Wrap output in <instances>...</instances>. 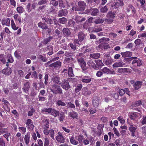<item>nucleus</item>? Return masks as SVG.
<instances>
[{"label":"nucleus","instance_id":"nucleus-14","mask_svg":"<svg viewBox=\"0 0 146 146\" xmlns=\"http://www.w3.org/2000/svg\"><path fill=\"white\" fill-rule=\"evenodd\" d=\"M49 119L46 118H44L42 120L41 124L42 128H49Z\"/></svg>","mask_w":146,"mask_h":146},{"label":"nucleus","instance_id":"nucleus-20","mask_svg":"<svg viewBox=\"0 0 146 146\" xmlns=\"http://www.w3.org/2000/svg\"><path fill=\"white\" fill-rule=\"evenodd\" d=\"M103 62L106 65H108L112 63L113 60L111 59L110 57H106L103 60Z\"/></svg>","mask_w":146,"mask_h":146},{"label":"nucleus","instance_id":"nucleus-29","mask_svg":"<svg viewBox=\"0 0 146 146\" xmlns=\"http://www.w3.org/2000/svg\"><path fill=\"white\" fill-rule=\"evenodd\" d=\"M87 64L90 68H92L95 69H96L97 68L95 63L92 60H89L87 62Z\"/></svg>","mask_w":146,"mask_h":146},{"label":"nucleus","instance_id":"nucleus-44","mask_svg":"<svg viewBox=\"0 0 146 146\" xmlns=\"http://www.w3.org/2000/svg\"><path fill=\"white\" fill-rule=\"evenodd\" d=\"M82 84H78L76 87L75 89V92L77 93L79 92L82 89Z\"/></svg>","mask_w":146,"mask_h":146},{"label":"nucleus","instance_id":"nucleus-59","mask_svg":"<svg viewBox=\"0 0 146 146\" xmlns=\"http://www.w3.org/2000/svg\"><path fill=\"white\" fill-rule=\"evenodd\" d=\"M47 1L46 0H40L38 3V5H41L45 4L47 3Z\"/></svg>","mask_w":146,"mask_h":146},{"label":"nucleus","instance_id":"nucleus-56","mask_svg":"<svg viewBox=\"0 0 146 146\" xmlns=\"http://www.w3.org/2000/svg\"><path fill=\"white\" fill-rule=\"evenodd\" d=\"M50 137L53 139H54V133L53 130L51 129L50 130L49 134Z\"/></svg>","mask_w":146,"mask_h":146},{"label":"nucleus","instance_id":"nucleus-39","mask_svg":"<svg viewBox=\"0 0 146 146\" xmlns=\"http://www.w3.org/2000/svg\"><path fill=\"white\" fill-rule=\"evenodd\" d=\"M65 116L64 113L63 112H61L59 114V120L62 122L65 118Z\"/></svg>","mask_w":146,"mask_h":146},{"label":"nucleus","instance_id":"nucleus-37","mask_svg":"<svg viewBox=\"0 0 146 146\" xmlns=\"http://www.w3.org/2000/svg\"><path fill=\"white\" fill-rule=\"evenodd\" d=\"M70 77H73L74 76L73 72V70L72 67H68V74Z\"/></svg>","mask_w":146,"mask_h":146},{"label":"nucleus","instance_id":"nucleus-60","mask_svg":"<svg viewBox=\"0 0 146 146\" xmlns=\"http://www.w3.org/2000/svg\"><path fill=\"white\" fill-rule=\"evenodd\" d=\"M26 126L28 129L30 131H32L33 130L35 127L34 125L32 124L28 125V127H27V126Z\"/></svg>","mask_w":146,"mask_h":146},{"label":"nucleus","instance_id":"nucleus-8","mask_svg":"<svg viewBox=\"0 0 146 146\" xmlns=\"http://www.w3.org/2000/svg\"><path fill=\"white\" fill-rule=\"evenodd\" d=\"M103 128L104 126H103L102 124H99L98 125L97 127L98 130L96 131H94V132L96 134L97 136H100L101 135L103 132Z\"/></svg>","mask_w":146,"mask_h":146},{"label":"nucleus","instance_id":"nucleus-21","mask_svg":"<svg viewBox=\"0 0 146 146\" xmlns=\"http://www.w3.org/2000/svg\"><path fill=\"white\" fill-rule=\"evenodd\" d=\"M11 70L10 68H8L4 69L2 70V73L7 75H9L11 74Z\"/></svg>","mask_w":146,"mask_h":146},{"label":"nucleus","instance_id":"nucleus-45","mask_svg":"<svg viewBox=\"0 0 146 146\" xmlns=\"http://www.w3.org/2000/svg\"><path fill=\"white\" fill-rule=\"evenodd\" d=\"M7 60L8 61V62L12 63L13 62L14 59L13 56H12L11 54H8L7 55Z\"/></svg>","mask_w":146,"mask_h":146},{"label":"nucleus","instance_id":"nucleus-35","mask_svg":"<svg viewBox=\"0 0 146 146\" xmlns=\"http://www.w3.org/2000/svg\"><path fill=\"white\" fill-rule=\"evenodd\" d=\"M37 143H35L34 146H43V143L42 140L40 139H38L37 141ZM34 143H33L31 146H33Z\"/></svg>","mask_w":146,"mask_h":146},{"label":"nucleus","instance_id":"nucleus-62","mask_svg":"<svg viewBox=\"0 0 146 146\" xmlns=\"http://www.w3.org/2000/svg\"><path fill=\"white\" fill-rule=\"evenodd\" d=\"M134 42L137 46L140 45L141 44H142V42L139 39L136 40Z\"/></svg>","mask_w":146,"mask_h":146},{"label":"nucleus","instance_id":"nucleus-17","mask_svg":"<svg viewBox=\"0 0 146 146\" xmlns=\"http://www.w3.org/2000/svg\"><path fill=\"white\" fill-rule=\"evenodd\" d=\"M68 13L66 9H61L59 10L58 12V16L59 17L65 16Z\"/></svg>","mask_w":146,"mask_h":146},{"label":"nucleus","instance_id":"nucleus-63","mask_svg":"<svg viewBox=\"0 0 146 146\" xmlns=\"http://www.w3.org/2000/svg\"><path fill=\"white\" fill-rule=\"evenodd\" d=\"M43 133L45 135H47L49 133L50 130H48V129L49 128H43Z\"/></svg>","mask_w":146,"mask_h":146},{"label":"nucleus","instance_id":"nucleus-43","mask_svg":"<svg viewBox=\"0 0 146 146\" xmlns=\"http://www.w3.org/2000/svg\"><path fill=\"white\" fill-rule=\"evenodd\" d=\"M73 61V59L72 57L66 58L64 61V64L70 63Z\"/></svg>","mask_w":146,"mask_h":146},{"label":"nucleus","instance_id":"nucleus-13","mask_svg":"<svg viewBox=\"0 0 146 146\" xmlns=\"http://www.w3.org/2000/svg\"><path fill=\"white\" fill-rule=\"evenodd\" d=\"M30 88V83L29 81L26 82L24 84L23 90L25 93H28Z\"/></svg>","mask_w":146,"mask_h":146},{"label":"nucleus","instance_id":"nucleus-4","mask_svg":"<svg viewBox=\"0 0 146 146\" xmlns=\"http://www.w3.org/2000/svg\"><path fill=\"white\" fill-rule=\"evenodd\" d=\"M53 75L52 77V80L53 82L52 85V84H60V77L59 76L57 75H56V74L54 73L53 74Z\"/></svg>","mask_w":146,"mask_h":146},{"label":"nucleus","instance_id":"nucleus-49","mask_svg":"<svg viewBox=\"0 0 146 146\" xmlns=\"http://www.w3.org/2000/svg\"><path fill=\"white\" fill-rule=\"evenodd\" d=\"M4 56V54H1L0 55V61L3 64L6 63V60Z\"/></svg>","mask_w":146,"mask_h":146},{"label":"nucleus","instance_id":"nucleus-33","mask_svg":"<svg viewBox=\"0 0 146 146\" xmlns=\"http://www.w3.org/2000/svg\"><path fill=\"white\" fill-rule=\"evenodd\" d=\"M100 56V54L98 53H95L91 54H90V56L91 58L94 59H97L99 58Z\"/></svg>","mask_w":146,"mask_h":146},{"label":"nucleus","instance_id":"nucleus-26","mask_svg":"<svg viewBox=\"0 0 146 146\" xmlns=\"http://www.w3.org/2000/svg\"><path fill=\"white\" fill-rule=\"evenodd\" d=\"M63 34L67 36H69L71 34V32L69 29L68 28H63L62 30Z\"/></svg>","mask_w":146,"mask_h":146},{"label":"nucleus","instance_id":"nucleus-1","mask_svg":"<svg viewBox=\"0 0 146 146\" xmlns=\"http://www.w3.org/2000/svg\"><path fill=\"white\" fill-rule=\"evenodd\" d=\"M50 91L54 94H62V90L59 85L52 84L50 89Z\"/></svg>","mask_w":146,"mask_h":146},{"label":"nucleus","instance_id":"nucleus-9","mask_svg":"<svg viewBox=\"0 0 146 146\" xmlns=\"http://www.w3.org/2000/svg\"><path fill=\"white\" fill-rule=\"evenodd\" d=\"M56 138L58 142L63 143L65 141V138L60 132H58V135L56 137Z\"/></svg>","mask_w":146,"mask_h":146},{"label":"nucleus","instance_id":"nucleus-46","mask_svg":"<svg viewBox=\"0 0 146 146\" xmlns=\"http://www.w3.org/2000/svg\"><path fill=\"white\" fill-rule=\"evenodd\" d=\"M15 21L16 22L18 21L19 23L21 22V17L19 16L18 14H15L13 16Z\"/></svg>","mask_w":146,"mask_h":146},{"label":"nucleus","instance_id":"nucleus-30","mask_svg":"<svg viewBox=\"0 0 146 146\" xmlns=\"http://www.w3.org/2000/svg\"><path fill=\"white\" fill-rule=\"evenodd\" d=\"M82 69V72H85L87 69V66H86V63L85 62L82 63L79 65Z\"/></svg>","mask_w":146,"mask_h":146},{"label":"nucleus","instance_id":"nucleus-27","mask_svg":"<svg viewBox=\"0 0 146 146\" xmlns=\"http://www.w3.org/2000/svg\"><path fill=\"white\" fill-rule=\"evenodd\" d=\"M60 112L56 110L55 109H52L51 115L55 117H58L59 115Z\"/></svg>","mask_w":146,"mask_h":146},{"label":"nucleus","instance_id":"nucleus-42","mask_svg":"<svg viewBox=\"0 0 146 146\" xmlns=\"http://www.w3.org/2000/svg\"><path fill=\"white\" fill-rule=\"evenodd\" d=\"M56 105L58 106H65L66 104L61 100H58L56 103Z\"/></svg>","mask_w":146,"mask_h":146},{"label":"nucleus","instance_id":"nucleus-58","mask_svg":"<svg viewBox=\"0 0 146 146\" xmlns=\"http://www.w3.org/2000/svg\"><path fill=\"white\" fill-rule=\"evenodd\" d=\"M117 119L120 121V123L121 124H123L125 123V120L122 116H119L117 118Z\"/></svg>","mask_w":146,"mask_h":146},{"label":"nucleus","instance_id":"nucleus-6","mask_svg":"<svg viewBox=\"0 0 146 146\" xmlns=\"http://www.w3.org/2000/svg\"><path fill=\"white\" fill-rule=\"evenodd\" d=\"M48 75L47 74H45L44 83H43L42 80H40L39 83L40 87L43 88H45V85H46L48 84Z\"/></svg>","mask_w":146,"mask_h":146},{"label":"nucleus","instance_id":"nucleus-7","mask_svg":"<svg viewBox=\"0 0 146 146\" xmlns=\"http://www.w3.org/2000/svg\"><path fill=\"white\" fill-rule=\"evenodd\" d=\"M139 115H140L139 113L133 111L129 112L128 114V115L129 118L132 120L135 119L137 118Z\"/></svg>","mask_w":146,"mask_h":146},{"label":"nucleus","instance_id":"nucleus-38","mask_svg":"<svg viewBox=\"0 0 146 146\" xmlns=\"http://www.w3.org/2000/svg\"><path fill=\"white\" fill-rule=\"evenodd\" d=\"M109 39L108 38L103 37L101 39H100L99 41H97L96 42V44H99L102 42H104V41H109Z\"/></svg>","mask_w":146,"mask_h":146},{"label":"nucleus","instance_id":"nucleus-41","mask_svg":"<svg viewBox=\"0 0 146 146\" xmlns=\"http://www.w3.org/2000/svg\"><path fill=\"white\" fill-rule=\"evenodd\" d=\"M70 141L72 144L74 145H77L78 144V141L76 140L74 137L73 136L70 139Z\"/></svg>","mask_w":146,"mask_h":146},{"label":"nucleus","instance_id":"nucleus-64","mask_svg":"<svg viewBox=\"0 0 146 146\" xmlns=\"http://www.w3.org/2000/svg\"><path fill=\"white\" fill-rule=\"evenodd\" d=\"M84 138V136L82 135H80L78 136V140L80 143H82Z\"/></svg>","mask_w":146,"mask_h":146},{"label":"nucleus","instance_id":"nucleus-61","mask_svg":"<svg viewBox=\"0 0 146 146\" xmlns=\"http://www.w3.org/2000/svg\"><path fill=\"white\" fill-rule=\"evenodd\" d=\"M44 146H50L49 145V142L48 138L45 137L44 138Z\"/></svg>","mask_w":146,"mask_h":146},{"label":"nucleus","instance_id":"nucleus-50","mask_svg":"<svg viewBox=\"0 0 146 146\" xmlns=\"http://www.w3.org/2000/svg\"><path fill=\"white\" fill-rule=\"evenodd\" d=\"M16 10L17 12L20 14H21L23 13L24 11L23 8L22 6L17 7V8Z\"/></svg>","mask_w":146,"mask_h":146},{"label":"nucleus","instance_id":"nucleus-51","mask_svg":"<svg viewBox=\"0 0 146 146\" xmlns=\"http://www.w3.org/2000/svg\"><path fill=\"white\" fill-rule=\"evenodd\" d=\"M67 21V19L65 17L60 18L59 19V22L62 24H65Z\"/></svg>","mask_w":146,"mask_h":146},{"label":"nucleus","instance_id":"nucleus-25","mask_svg":"<svg viewBox=\"0 0 146 146\" xmlns=\"http://www.w3.org/2000/svg\"><path fill=\"white\" fill-rule=\"evenodd\" d=\"M143 82L142 81H137L134 84V86L135 90H137L140 88Z\"/></svg>","mask_w":146,"mask_h":146},{"label":"nucleus","instance_id":"nucleus-54","mask_svg":"<svg viewBox=\"0 0 146 146\" xmlns=\"http://www.w3.org/2000/svg\"><path fill=\"white\" fill-rule=\"evenodd\" d=\"M77 60L79 65L85 62L84 58L82 57L77 58Z\"/></svg>","mask_w":146,"mask_h":146},{"label":"nucleus","instance_id":"nucleus-2","mask_svg":"<svg viewBox=\"0 0 146 146\" xmlns=\"http://www.w3.org/2000/svg\"><path fill=\"white\" fill-rule=\"evenodd\" d=\"M78 7H74L72 8V9L75 11H84L85 9V7L86 6V4L84 2L80 1L78 3Z\"/></svg>","mask_w":146,"mask_h":146},{"label":"nucleus","instance_id":"nucleus-55","mask_svg":"<svg viewBox=\"0 0 146 146\" xmlns=\"http://www.w3.org/2000/svg\"><path fill=\"white\" fill-rule=\"evenodd\" d=\"M38 58L41 60L43 62H45L47 61V58L45 57H44L42 55H39L38 57Z\"/></svg>","mask_w":146,"mask_h":146},{"label":"nucleus","instance_id":"nucleus-34","mask_svg":"<svg viewBox=\"0 0 146 146\" xmlns=\"http://www.w3.org/2000/svg\"><path fill=\"white\" fill-rule=\"evenodd\" d=\"M121 54L123 57H129L131 56V52L127 51L125 52H121Z\"/></svg>","mask_w":146,"mask_h":146},{"label":"nucleus","instance_id":"nucleus-36","mask_svg":"<svg viewBox=\"0 0 146 146\" xmlns=\"http://www.w3.org/2000/svg\"><path fill=\"white\" fill-rule=\"evenodd\" d=\"M2 23L3 25L5 24L7 26H9L10 25V19L8 18L6 19H3Z\"/></svg>","mask_w":146,"mask_h":146},{"label":"nucleus","instance_id":"nucleus-32","mask_svg":"<svg viewBox=\"0 0 146 146\" xmlns=\"http://www.w3.org/2000/svg\"><path fill=\"white\" fill-rule=\"evenodd\" d=\"M69 115L73 119H77L78 117V113L75 111H72L70 112L69 113Z\"/></svg>","mask_w":146,"mask_h":146},{"label":"nucleus","instance_id":"nucleus-3","mask_svg":"<svg viewBox=\"0 0 146 146\" xmlns=\"http://www.w3.org/2000/svg\"><path fill=\"white\" fill-rule=\"evenodd\" d=\"M61 86L66 90H68L70 88V85L67 79H64L62 82H60Z\"/></svg>","mask_w":146,"mask_h":146},{"label":"nucleus","instance_id":"nucleus-15","mask_svg":"<svg viewBox=\"0 0 146 146\" xmlns=\"http://www.w3.org/2000/svg\"><path fill=\"white\" fill-rule=\"evenodd\" d=\"M135 57L134 58L135 59L133 60L132 64L134 65V64L136 63L137 66H140L142 65V64L141 60L137 57Z\"/></svg>","mask_w":146,"mask_h":146},{"label":"nucleus","instance_id":"nucleus-22","mask_svg":"<svg viewBox=\"0 0 146 146\" xmlns=\"http://www.w3.org/2000/svg\"><path fill=\"white\" fill-rule=\"evenodd\" d=\"M98 47L101 49H106L110 47L109 44L107 43L104 42L98 46Z\"/></svg>","mask_w":146,"mask_h":146},{"label":"nucleus","instance_id":"nucleus-10","mask_svg":"<svg viewBox=\"0 0 146 146\" xmlns=\"http://www.w3.org/2000/svg\"><path fill=\"white\" fill-rule=\"evenodd\" d=\"M124 5L123 0H116V2L112 5L113 8H117L120 6H122Z\"/></svg>","mask_w":146,"mask_h":146},{"label":"nucleus","instance_id":"nucleus-19","mask_svg":"<svg viewBox=\"0 0 146 146\" xmlns=\"http://www.w3.org/2000/svg\"><path fill=\"white\" fill-rule=\"evenodd\" d=\"M61 62L59 61H57L49 65V67H54L55 68L60 67L61 66Z\"/></svg>","mask_w":146,"mask_h":146},{"label":"nucleus","instance_id":"nucleus-47","mask_svg":"<svg viewBox=\"0 0 146 146\" xmlns=\"http://www.w3.org/2000/svg\"><path fill=\"white\" fill-rule=\"evenodd\" d=\"M19 131L23 135L24 134L26 131V129L25 127H19L18 128Z\"/></svg>","mask_w":146,"mask_h":146},{"label":"nucleus","instance_id":"nucleus-24","mask_svg":"<svg viewBox=\"0 0 146 146\" xmlns=\"http://www.w3.org/2000/svg\"><path fill=\"white\" fill-rule=\"evenodd\" d=\"M90 11L91 15L93 16H96L99 12L98 9L97 8H91L90 9Z\"/></svg>","mask_w":146,"mask_h":146},{"label":"nucleus","instance_id":"nucleus-16","mask_svg":"<svg viewBox=\"0 0 146 146\" xmlns=\"http://www.w3.org/2000/svg\"><path fill=\"white\" fill-rule=\"evenodd\" d=\"M125 63L123 62L121 60L115 62L113 65V68H117L123 67L125 65Z\"/></svg>","mask_w":146,"mask_h":146},{"label":"nucleus","instance_id":"nucleus-28","mask_svg":"<svg viewBox=\"0 0 146 146\" xmlns=\"http://www.w3.org/2000/svg\"><path fill=\"white\" fill-rule=\"evenodd\" d=\"M38 26L42 29H48V26L45 23H43L41 22L38 23Z\"/></svg>","mask_w":146,"mask_h":146},{"label":"nucleus","instance_id":"nucleus-52","mask_svg":"<svg viewBox=\"0 0 146 146\" xmlns=\"http://www.w3.org/2000/svg\"><path fill=\"white\" fill-rule=\"evenodd\" d=\"M107 17L109 19H113L114 17V14L111 11H109L107 15Z\"/></svg>","mask_w":146,"mask_h":146},{"label":"nucleus","instance_id":"nucleus-23","mask_svg":"<svg viewBox=\"0 0 146 146\" xmlns=\"http://www.w3.org/2000/svg\"><path fill=\"white\" fill-rule=\"evenodd\" d=\"M51 108H44L41 110V112L44 114H49L52 112Z\"/></svg>","mask_w":146,"mask_h":146},{"label":"nucleus","instance_id":"nucleus-12","mask_svg":"<svg viewBox=\"0 0 146 146\" xmlns=\"http://www.w3.org/2000/svg\"><path fill=\"white\" fill-rule=\"evenodd\" d=\"M30 132H28L25 135L24 138L25 143L26 145H28L29 144L30 141Z\"/></svg>","mask_w":146,"mask_h":146},{"label":"nucleus","instance_id":"nucleus-53","mask_svg":"<svg viewBox=\"0 0 146 146\" xmlns=\"http://www.w3.org/2000/svg\"><path fill=\"white\" fill-rule=\"evenodd\" d=\"M11 25L12 28L14 30H16L18 29V27H16L13 19L11 20Z\"/></svg>","mask_w":146,"mask_h":146},{"label":"nucleus","instance_id":"nucleus-48","mask_svg":"<svg viewBox=\"0 0 146 146\" xmlns=\"http://www.w3.org/2000/svg\"><path fill=\"white\" fill-rule=\"evenodd\" d=\"M95 62L97 65L98 67L103 66L104 65V64L102 63L101 60H95Z\"/></svg>","mask_w":146,"mask_h":146},{"label":"nucleus","instance_id":"nucleus-31","mask_svg":"<svg viewBox=\"0 0 146 146\" xmlns=\"http://www.w3.org/2000/svg\"><path fill=\"white\" fill-rule=\"evenodd\" d=\"M75 24V21L71 19H70L68 21L67 26L70 27H74V29H76L77 27H75L74 25Z\"/></svg>","mask_w":146,"mask_h":146},{"label":"nucleus","instance_id":"nucleus-18","mask_svg":"<svg viewBox=\"0 0 146 146\" xmlns=\"http://www.w3.org/2000/svg\"><path fill=\"white\" fill-rule=\"evenodd\" d=\"M137 129V127L133 125H130L129 127V130L131 133L132 136L134 137L135 135V132Z\"/></svg>","mask_w":146,"mask_h":146},{"label":"nucleus","instance_id":"nucleus-11","mask_svg":"<svg viewBox=\"0 0 146 146\" xmlns=\"http://www.w3.org/2000/svg\"><path fill=\"white\" fill-rule=\"evenodd\" d=\"M92 78L90 76H85L81 78V80L83 83H87L90 82Z\"/></svg>","mask_w":146,"mask_h":146},{"label":"nucleus","instance_id":"nucleus-40","mask_svg":"<svg viewBox=\"0 0 146 146\" xmlns=\"http://www.w3.org/2000/svg\"><path fill=\"white\" fill-rule=\"evenodd\" d=\"M101 70L103 72V73L106 74H110L111 72V70L107 67H104L103 68L102 70Z\"/></svg>","mask_w":146,"mask_h":146},{"label":"nucleus","instance_id":"nucleus-5","mask_svg":"<svg viewBox=\"0 0 146 146\" xmlns=\"http://www.w3.org/2000/svg\"><path fill=\"white\" fill-rule=\"evenodd\" d=\"M100 103V97L96 96L94 97L92 100V104L93 107L97 108L98 107Z\"/></svg>","mask_w":146,"mask_h":146},{"label":"nucleus","instance_id":"nucleus-57","mask_svg":"<svg viewBox=\"0 0 146 146\" xmlns=\"http://www.w3.org/2000/svg\"><path fill=\"white\" fill-rule=\"evenodd\" d=\"M52 38V37H48L47 38H46L43 41V44H47L50 41V39Z\"/></svg>","mask_w":146,"mask_h":146}]
</instances>
